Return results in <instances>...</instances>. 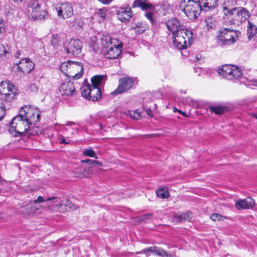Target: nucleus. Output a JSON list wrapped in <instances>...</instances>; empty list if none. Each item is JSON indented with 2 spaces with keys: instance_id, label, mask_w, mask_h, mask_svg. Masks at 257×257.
Wrapping results in <instances>:
<instances>
[{
  "instance_id": "obj_38",
  "label": "nucleus",
  "mask_w": 257,
  "mask_h": 257,
  "mask_svg": "<svg viewBox=\"0 0 257 257\" xmlns=\"http://www.w3.org/2000/svg\"><path fill=\"white\" fill-rule=\"evenodd\" d=\"M107 10L105 8L98 9L96 14L100 17V21H103L106 17Z\"/></svg>"
},
{
  "instance_id": "obj_29",
  "label": "nucleus",
  "mask_w": 257,
  "mask_h": 257,
  "mask_svg": "<svg viewBox=\"0 0 257 257\" xmlns=\"http://www.w3.org/2000/svg\"><path fill=\"white\" fill-rule=\"evenodd\" d=\"M247 32L249 39H251V37L257 35V28L256 26L249 21H248Z\"/></svg>"
},
{
  "instance_id": "obj_57",
  "label": "nucleus",
  "mask_w": 257,
  "mask_h": 257,
  "mask_svg": "<svg viewBox=\"0 0 257 257\" xmlns=\"http://www.w3.org/2000/svg\"><path fill=\"white\" fill-rule=\"evenodd\" d=\"M42 10V9H41V8L37 9V12H38V15H40L41 14V13L40 12H41V11Z\"/></svg>"
},
{
  "instance_id": "obj_37",
  "label": "nucleus",
  "mask_w": 257,
  "mask_h": 257,
  "mask_svg": "<svg viewBox=\"0 0 257 257\" xmlns=\"http://www.w3.org/2000/svg\"><path fill=\"white\" fill-rule=\"evenodd\" d=\"M82 153L85 156L94 158L95 159L97 158L96 153L91 148L84 150Z\"/></svg>"
},
{
  "instance_id": "obj_15",
  "label": "nucleus",
  "mask_w": 257,
  "mask_h": 257,
  "mask_svg": "<svg viewBox=\"0 0 257 257\" xmlns=\"http://www.w3.org/2000/svg\"><path fill=\"white\" fill-rule=\"evenodd\" d=\"M58 17L63 19L70 17L73 15V9L70 4L68 3H58L54 5Z\"/></svg>"
},
{
  "instance_id": "obj_54",
  "label": "nucleus",
  "mask_w": 257,
  "mask_h": 257,
  "mask_svg": "<svg viewBox=\"0 0 257 257\" xmlns=\"http://www.w3.org/2000/svg\"><path fill=\"white\" fill-rule=\"evenodd\" d=\"M176 111L179 112L180 113L183 114V115L186 116L185 113L183 112H182L181 110L175 108L174 109V111Z\"/></svg>"
},
{
  "instance_id": "obj_53",
  "label": "nucleus",
  "mask_w": 257,
  "mask_h": 257,
  "mask_svg": "<svg viewBox=\"0 0 257 257\" xmlns=\"http://www.w3.org/2000/svg\"><path fill=\"white\" fill-rule=\"evenodd\" d=\"M60 143L61 144H69V142H66L65 139L64 138H63L61 139V140L60 141Z\"/></svg>"
},
{
  "instance_id": "obj_31",
  "label": "nucleus",
  "mask_w": 257,
  "mask_h": 257,
  "mask_svg": "<svg viewBox=\"0 0 257 257\" xmlns=\"http://www.w3.org/2000/svg\"><path fill=\"white\" fill-rule=\"evenodd\" d=\"M191 218V213H183L180 214L176 215L174 216L173 220L174 221L182 222L185 220L189 221Z\"/></svg>"
},
{
  "instance_id": "obj_6",
  "label": "nucleus",
  "mask_w": 257,
  "mask_h": 257,
  "mask_svg": "<svg viewBox=\"0 0 257 257\" xmlns=\"http://www.w3.org/2000/svg\"><path fill=\"white\" fill-rule=\"evenodd\" d=\"M193 41V33L191 31L183 29L175 33L172 36L173 45L179 50L190 46Z\"/></svg>"
},
{
  "instance_id": "obj_8",
  "label": "nucleus",
  "mask_w": 257,
  "mask_h": 257,
  "mask_svg": "<svg viewBox=\"0 0 257 257\" xmlns=\"http://www.w3.org/2000/svg\"><path fill=\"white\" fill-rule=\"evenodd\" d=\"M19 114L30 125L39 122L41 116L39 111L37 108L28 105L21 108L19 110Z\"/></svg>"
},
{
  "instance_id": "obj_39",
  "label": "nucleus",
  "mask_w": 257,
  "mask_h": 257,
  "mask_svg": "<svg viewBox=\"0 0 257 257\" xmlns=\"http://www.w3.org/2000/svg\"><path fill=\"white\" fill-rule=\"evenodd\" d=\"M134 29L137 33L138 34H141L145 31L146 27L144 26H142L140 24H138L136 25Z\"/></svg>"
},
{
  "instance_id": "obj_60",
  "label": "nucleus",
  "mask_w": 257,
  "mask_h": 257,
  "mask_svg": "<svg viewBox=\"0 0 257 257\" xmlns=\"http://www.w3.org/2000/svg\"><path fill=\"white\" fill-rule=\"evenodd\" d=\"M2 217V214L0 212V218Z\"/></svg>"
},
{
  "instance_id": "obj_33",
  "label": "nucleus",
  "mask_w": 257,
  "mask_h": 257,
  "mask_svg": "<svg viewBox=\"0 0 257 257\" xmlns=\"http://www.w3.org/2000/svg\"><path fill=\"white\" fill-rule=\"evenodd\" d=\"M157 196L162 199H165L169 197V193L167 188H160L156 190Z\"/></svg>"
},
{
  "instance_id": "obj_1",
  "label": "nucleus",
  "mask_w": 257,
  "mask_h": 257,
  "mask_svg": "<svg viewBox=\"0 0 257 257\" xmlns=\"http://www.w3.org/2000/svg\"><path fill=\"white\" fill-rule=\"evenodd\" d=\"M234 0H227L222 8L224 14L231 19L233 24L239 25L247 19L249 16V12L243 7H234Z\"/></svg>"
},
{
  "instance_id": "obj_48",
  "label": "nucleus",
  "mask_w": 257,
  "mask_h": 257,
  "mask_svg": "<svg viewBox=\"0 0 257 257\" xmlns=\"http://www.w3.org/2000/svg\"><path fill=\"white\" fill-rule=\"evenodd\" d=\"M82 163H88L89 164H93L94 163V160H91L90 159L82 160L81 161Z\"/></svg>"
},
{
  "instance_id": "obj_45",
  "label": "nucleus",
  "mask_w": 257,
  "mask_h": 257,
  "mask_svg": "<svg viewBox=\"0 0 257 257\" xmlns=\"http://www.w3.org/2000/svg\"><path fill=\"white\" fill-rule=\"evenodd\" d=\"M134 112H135V114L133 115V119L134 120H138L141 118V113L138 109L134 111Z\"/></svg>"
},
{
  "instance_id": "obj_58",
  "label": "nucleus",
  "mask_w": 257,
  "mask_h": 257,
  "mask_svg": "<svg viewBox=\"0 0 257 257\" xmlns=\"http://www.w3.org/2000/svg\"><path fill=\"white\" fill-rule=\"evenodd\" d=\"M252 116L257 119V113L252 114Z\"/></svg>"
},
{
  "instance_id": "obj_17",
  "label": "nucleus",
  "mask_w": 257,
  "mask_h": 257,
  "mask_svg": "<svg viewBox=\"0 0 257 257\" xmlns=\"http://www.w3.org/2000/svg\"><path fill=\"white\" fill-rule=\"evenodd\" d=\"M255 205V201L251 197L239 199L236 201L235 206L238 210L249 209L252 208Z\"/></svg>"
},
{
  "instance_id": "obj_61",
  "label": "nucleus",
  "mask_w": 257,
  "mask_h": 257,
  "mask_svg": "<svg viewBox=\"0 0 257 257\" xmlns=\"http://www.w3.org/2000/svg\"><path fill=\"white\" fill-rule=\"evenodd\" d=\"M99 126H100V128H101V124H99Z\"/></svg>"
},
{
  "instance_id": "obj_40",
  "label": "nucleus",
  "mask_w": 257,
  "mask_h": 257,
  "mask_svg": "<svg viewBox=\"0 0 257 257\" xmlns=\"http://www.w3.org/2000/svg\"><path fill=\"white\" fill-rule=\"evenodd\" d=\"M6 26L3 19L0 17V36L5 32Z\"/></svg>"
},
{
  "instance_id": "obj_2",
  "label": "nucleus",
  "mask_w": 257,
  "mask_h": 257,
  "mask_svg": "<svg viewBox=\"0 0 257 257\" xmlns=\"http://www.w3.org/2000/svg\"><path fill=\"white\" fill-rule=\"evenodd\" d=\"M102 54L107 59L117 58L122 51V44L109 35H103L100 38Z\"/></svg>"
},
{
  "instance_id": "obj_35",
  "label": "nucleus",
  "mask_w": 257,
  "mask_h": 257,
  "mask_svg": "<svg viewBox=\"0 0 257 257\" xmlns=\"http://www.w3.org/2000/svg\"><path fill=\"white\" fill-rule=\"evenodd\" d=\"M32 205L31 201L23 206L21 208V211L24 215H29L32 214L31 213Z\"/></svg>"
},
{
  "instance_id": "obj_30",
  "label": "nucleus",
  "mask_w": 257,
  "mask_h": 257,
  "mask_svg": "<svg viewBox=\"0 0 257 257\" xmlns=\"http://www.w3.org/2000/svg\"><path fill=\"white\" fill-rule=\"evenodd\" d=\"M40 203H43V202L37 201V198L34 201H31L32 210L31 213H39L41 212L43 206L41 205Z\"/></svg>"
},
{
  "instance_id": "obj_49",
  "label": "nucleus",
  "mask_w": 257,
  "mask_h": 257,
  "mask_svg": "<svg viewBox=\"0 0 257 257\" xmlns=\"http://www.w3.org/2000/svg\"><path fill=\"white\" fill-rule=\"evenodd\" d=\"M125 114L127 116H128L131 118H133V115H135V112L132 110L127 111V112H125Z\"/></svg>"
},
{
  "instance_id": "obj_10",
  "label": "nucleus",
  "mask_w": 257,
  "mask_h": 257,
  "mask_svg": "<svg viewBox=\"0 0 257 257\" xmlns=\"http://www.w3.org/2000/svg\"><path fill=\"white\" fill-rule=\"evenodd\" d=\"M28 8V13H30L29 17L33 20H45L48 17V14L45 10H41V14L38 15L37 9L41 8L38 0H29L27 4Z\"/></svg>"
},
{
  "instance_id": "obj_14",
  "label": "nucleus",
  "mask_w": 257,
  "mask_h": 257,
  "mask_svg": "<svg viewBox=\"0 0 257 257\" xmlns=\"http://www.w3.org/2000/svg\"><path fill=\"white\" fill-rule=\"evenodd\" d=\"M135 84L134 80L129 77H124L119 80V85L117 88L112 91V95H116L125 92L131 89Z\"/></svg>"
},
{
  "instance_id": "obj_3",
  "label": "nucleus",
  "mask_w": 257,
  "mask_h": 257,
  "mask_svg": "<svg viewBox=\"0 0 257 257\" xmlns=\"http://www.w3.org/2000/svg\"><path fill=\"white\" fill-rule=\"evenodd\" d=\"M30 124L20 115L14 117L11 121L9 131L15 137L34 135L30 130Z\"/></svg>"
},
{
  "instance_id": "obj_44",
  "label": "nucleus",
  "mask_w": 257,
  "mask_h": 257,
  "mask_svg": "<svg viewBox=\"0 0 257 257\" xmlns=\"http://www.w3.org/2000/svg\"><path fill=\"white\" fill-rule=\"evenodd\" d=\"M29 89L33 92H37L39 89L37 85L35 83H32L29 86Z\"/></svg>"
},
{
  "instance_id": "obj_24",
  "label": "nucleus",
  "mask_w": 257,
  "mask_h": 257,
  "mask_svg": "<svg viewBox=\"0 0 257 257\" xmlns=\"http://www.w3.org/2000/svg\"><path fill=\"white\" fill-rule=\"evenodd\" d=\"M201 3L203 10L208 11L216 7L218 0H199Z\"/></svg>"
},
{
  "instance_id": "obj_7",
  "label": "nucleus",
  "mask_w": 257,
  "mask_h": 257,
  "mask_svg": "<svg viewBox=\"0 0 257 257\" xmlns=\"http://www.w3.org/2000/svg\"><path fill=\"white\" fill-rule=\"evenodd\" d=\"M238 32L228 28H221L216 37L218 44L221 46L229 45L236 41Z\"/></svg>"
},
{
  "instance_id": "obj_28",
  "label": "nucleus",
  "mask_w": 257,
  "mask_h": 257,
  "mask_svg": "<svg viewBox=\"0 0 257 257\" xmlns=\"http://www.w3.org/2000/svg\"><path fill=\"white\" fill-rule=\"evenodd\" d=\"M65 38V36H62L61 37H59L57 35L53 36L51 41L52 45L55 49H58V46H61V45H63V43H65L63 42Z\"/></svg>"
},
{
  "instance_id": "obj_59",
  "label": "nucleus",
  "mask_w": 257,
  "mask_h": 257,
  "mask_svg": "<svg viewBox=\"0 0 257 257\" xmlns=\"http://www.w3.org/2000/svg\"><path fill=\"white\" fill-rule=\"evenodd\" d=\"M14 2H21L23 1V0H13Z\"/></svg>"
},
{
  "instance_id": "obj_50",
  "label": "nucleus",
  "mask_w": 257,
  "mask_h": 257,
  "mask_svg": "<svg viewBox=\"0 0 257 257\" xmlns=\"http://www.w3.org/2000/svg\"><path fill=\"white\" fill-rule=\"evenodd\" d=\"M98 1L104 5H109L113 0H98Z\"/></svg>"
},
{
  "instance_id": "obj_13",
  "label": "nucleus",
  "mask_w": 257,
  "mask_h": 257,
  "mask_svg": "<svg viewBox=\"0 0 257 257\" xmlns=\"http://www.w3.org/2000/svg\"><path fill=\"white\" fill-rule=\"evenodd\" d=\"M63 46L69 56H74L80 54L83 45L78 39H70L63 43Z\"/></svg>"
},
{
  "instance_id": "obj_26",
  "label": "nucleus",
  "mask_w": 257,
  "mask_h": 257,
  "mask_svg": "<svg viewBox=\"0 0 257 257\" xmlns=\"http://www.w3.org/2000/svg\"><path fill=\"white\" fill-rule=\"evenodd\" d=\"M101 92L100 87H96L91 85V92L90 93V100L93 101H96L101 98Z\"/></svg>"
},
{
  "instance_id": "obj_42",
  "label": "nucleus",
  "mask_w": 257,
  "mask_h": 257,
  "mask_svg": "<svg viewBox=\"0 0 257 257\" xmlns=\"http://www.w3.org/2000/svg\"><path fill=\"white\" fill-rule=\"evenodd\" d=\"M222 216L217 213H213L210 216V219L214 221L220 220Z\"/></svg>"
},
{
  "instance_id": "obj_16",
  "label": "nucleus",
  "mask_w": 257,
  "mask_h": 257,
  "mask_svg": "<svg viewBox=\"0 0 257 257\" xmlns=\"http://www.w3.org/2000/svg\"><path fill=\"white\" fill-rule=\"evenodd\" d=\"M17 69L23 73L28 74L30 73L34 68L35 64L29 58H25L16 63Z\"/></svg>"
},
{
  "instance_id": "obj_34",
  "label": "nucleus",
  "mask_w": 257,
  "mask_h": 257,
  "mask_svg": "<svg viewBox=\"0 0 257 257\" xmlns=\"http://www.w3.org/2000/svg\"><path fill=\"white\" fill-rule=\"evenodd\" d=\"M81 90L82 95L85 98L90 100L91 86L89 85H84L81 87Z\"/></svg>"
},
{
  "instance_id": "obj_20",
  "label": "nucleus",
  "mask_w": 257,
  "mask_h": 257,
  "mask_svg": "<svg viewBox=\"0 0 257 257\" xmlns=\"http://www.w3.org/2000/svg\"><path fill=\"white\" fill-rule=\"evenodd\" d=\"M132 12L130 8H121L117 12L118 19L121 22L128 21L132 17Z\"/></svg>"
},
{
  "instance_id": "obj_22",
  "label": "nucleus",
  "mask_w": 257,
  "mask_h": 257,
  "mask_svg": "<svg viewBox=\"0 0 257 257\" xmlns=\"http://www.w3.org/2000/svg\"><path fill=\"white\" fill-rule=\"evenodd\" d=\"M132 7L141 8L144 11H153L154 8L149 0H136L134 2Z\"/></svg>"
},
{
  "instance_id": "obj_19",
  "label": "nucleus",
  "mask_w": 257,
  "mask_h": 257,
  "mask_svg": "<svg viewBox=\"0 0 257 257\" xmlns=\"http://www.w3.org/2000/svg\"><path fill=\"white\" fill-rule=\"evenodd\" d=\"M166 26L168 30L172 32V35L178 31L184 29L183 26L177 19L169 20L166 22Z\"/></svg>"
},
{
  "instance_id": "obj_43",
  "label": "nucleus",
  "mask_w": 257,
  "mask_h": 257,
  "mask_svg": "<svg viewBox=\"0 0 257 257\" xmlns=\"http://www.w3.org/2000/svg\"><path fill=\"white\" fill-rule=\"evenodd\" d=\"M183 102L190 106L193 105L194 104L193 99L192 98L189 97L184 98L183 99Z\"/></svg>"
},
{
  "instance_id": "obj_47",
  "label": "nucleus",
  "mask_w": 257,
  "mask_h": 257,
  "mask_svg": "<svg viewBox=\"0 0 257 257\" xmlns=\"http://www.w3.org/2000/svg\"><path fill=\"white\" fill-rule=\"evenodd\" d=\"M145 110L147 114L151 117H152L153 116V113L152 112V109L150 108H146L145 109Z\"/></svg>"
},
{
  "instance_id": "obj_12",
  "label": "nucleus",
  "mask_w": 257,
  "mask_h": 257,
  "mask_svg": "<svg viewBox=\"0 0 257 257\" xmlns=\"http://www.w3.org/2000/svg\"><path fill=\"white\" fill-rule=\"evenodd\" d=\"M37 201L43 202V206L47 207L53 212L61 211L62 203L60 199L55 196L52 197H43L39 196L37 198Z\"/></svg>"
},
{
  "instance_id": "obj_27",
  "label": "nucleus",
  "mask_w": 257,
  "mask_h": 257,
  "mask_svg": "<svg viewBox=\"0 0 257 257\" xmlns=\"http://www.w3.org/2000/svg\"><path fill=\"white\" fill-rule=\"evenodd\" d=\"M105 75H96L91 78V85L96 87H100L104 83Z\"/></svg>"
},
{
  "instance_id": "obj_11",
  "label": "nucleus",
  "mask_w": 257,
  "mask_h": 257,
  "mask_svg": "<svg viewBox=\"0 0 257 257\" xmlns=\"http://www.w3.org/2000/svg\"><path fill=\"white\" fill-rule=\"evenodd\" d=\"M17 89L14 85L9 82L0 83V95L2 99L10 102L14 100L16 95Z\"/></svg>"
},
{
  "instance_id": "obj_18",
  "label": "nucleus",
  "mask_w": 257,
  "mask_h": 257,
  "mask_svg": "<svg viewBox=\"0 0 257 257\" xmlns=\"http://www.w3.org/2000/svg\"><path fill=\"white\" fill-rule=\"evenodd\" d=\"M59 91L62 95L70 96L75 92L73 83L69 80H65L61 84Z\"/></svg>"
},
{
  "instance_id": "obj_32",
  "label": "nucleus",
  "mask_w": 257,
  "mask_h": 257,
  "mask_svg": "<svg viewBox=\"0 0 257 257\" xmlns=\"http://www.w3.org/2000/svg\"><path fill=\"white\" fill-rule=\"evenodd\" d=\"M209 109L211 112L217 114H221L225 112L226 107L221 105L211 106L209 107Z\"/></svg>"
},
{
  "instance_id": "obj_4",
  "label": "nucleus",
  "mask_w": 257,
  "mask_h": 257,
  "mask_svg": "<svg viewBox=\"0 0 257 257\" xmlns=\"http://www.w3.org/2000/svg\"><path fill=\"white\" fill-rule=\"evenodd\" d=\"M179 8L190 20L196 19L203 10L199 1L194 0H181Z\"/></svg>"
},
{
  "instance_id": "obj_5",
  "label": "nucleus",
  "mask_w": 257,
  "mask_h": 257,
  "mask_svg": "<svg viewBox=\"0 0 257 257\" xmlns=\"http://www.w3.org/2000/svg\"><path fill=\"white\" fill-rule=\"evenodd\" d=\"M60 70L67 77L77 80L83 74V66L81 63L68 61L63 62L60 66Z\"/></svg>"
},
{
  "instance_id": "obj_46",
  "label": "nucleus",
  "mask_w": 257,
  "mask_h": 257,
  "mask_svg": "<svg viewBox=\"0 0 257 257\" xmlns=\"http://www.w3.org/2000/svg\"><path fill=\"white\" fill-rule=\"evenodd\" d=\"M5 108L0 106V121L3 119L5 114Z\"/></svg>"
},
{
  "instance_id": "obj_51",
  "label": "nucleus",
  "mask_w": 257,
  "mask_h": 257,
  "mask_svg": "<svg viewBox=\"0 0 257 257\" xmlns=\"http://www.w3.org/2000/svg\"><path fill=\"white\" fill-rule=\"evenodd\" d=\"M156 136H157V135L155 134H148V135H145V137L146 138H152V137H155Z\"/></svg>"
},
{
  "instance_id": "obj_9",
  "label": "nucleus",
  "mask_w": 257,
  "mask_h": 257,
  "mask_svg": "<svg viewBox=\"0 0 257 257\" xmlns=\"http://www.w3.org/2000/svg\"><path fill=\"white\" fill-rule=\"evenodd\" d=\"M218 74L226 79L234 81L242 75L241 70L237 66L224 65L218 70Z\"/></svg>"
},
{
  "instance_id": "obj_55",
  "label": "nucleus",
  "mask_w": 257,
  "mask_h": 257,
  "mask_svg": "<svg viewBox=\"0 0 257 257\" xmlns=\"http://www.w3.org/2000/svg\"><path fill=\"white\" fill-rule=\"evenodd\" d=\"M94 164H97L99 166H101L102 165L101 162H98L97 161H95V160H94Z\"/></svg>"
},
{
  "instance_id": "obj_25",
  "label": "nucleus",
  "mask_w": 257,
  "mask_h": 257,
  "mask_svg": "<svg viewBox=\"0 0 257 257\" xmlns=\"http://www.w3.org/2000/svg\"><path fill=\"white\" fill-rule=\"evenodd\" d=\"M10 48L8 45L0 44V60H5L10 56Z\"/></svg>"
},
{
  "instance_id": "obj_36",
  "label": "nucleus",
  "mask_w": 257,
  "mask_h": 257,
  "mask_svg": "<svg viewBox=\"0 0 257 257\" xmlns=\"http://www.w3.org/2000/svg\"><path fill=\"white\" fill-rule=\"evenodd\" d=\"M205 23L207 29H212L215 25V21L211 16L207 17Z\"/></svg>"
},
{
  "instance_id": "obj_21",
  "label": "nucleus",
  "mask_w": 257,
  "mask_h": 257,
  "mask_svg": "<svg viewBox=\"0 0 257 257\" xmlns=\"http://www.w3.org/2000/svg\"><path fill=\"white\" fill-rule=\"evenodd\" d=\"M63 130L65 132L64 134L68 138H72L78 132L76 123L72 121L68 122L63 126Z\"/></svg>"
},
{
  "instance_id": "obj_52",
  "label": "nucleus",
  "mask_w": 257,
  "mask_h": 257,
  "mask_svg": "<svg viewBox=\"0 0 257 257\" xmlns=\"http://www.w3.org/2000/svg\"><path fill=\"white\" fill-rule=\"evenodd\" d=\"M152 215L151 214H146L144 216L143 218L144 219H149L150 218Z\"/></svg>"
},
{
  "instance_id": "obj_41",
  "label": "nucleus",
  "mask_w": 257,
  "mask_h": 257,
  "mask_svg": "<svg viewBox=\"0 0 257 257\" xmlns=\"http://www.w3.org/2000/svg\"><path fill=\"white\" fill-rule=\"evenodd\" d=\"M145 16L148 20L150 21L152 24H154L155 21L153 18V13L151 12H147L145 13Z\"/></svg>"
},
{
  "instance_id": "obj_56",
  "label": "nucleus",
  "mask_w": 257,
  "mask_h": 257,
  "mask_svg": "<svg viewBox=\"0 0 257 257\" xmlns=\"http://www.w3.org/2000/svg\"><path fill=\"white\" fill-rule=\"evenodd\" d=\"M21 55V51H18L15 54V57L17 58H19Z\"/></svg>"
},
{
  "instance_id": "obj_23",
  "label": "nucleus",
  "mask_w": 257,
  "mask_h": 257,
  "mask_svg": "<svg viewBox=\"0 0 257 257\" xmlns=\"http://www.w3.org/2000/svg\"><path fill=\"white\" fill-rule=\"evenodd\" d=\"M149 252L155 253L156 254L161 256H168L167 253L165 250L156 246L150 247L148 248L144 249L141 251L137 252V253H144L149 255L148 254Z\"/></svg>"
}]
</instances>
